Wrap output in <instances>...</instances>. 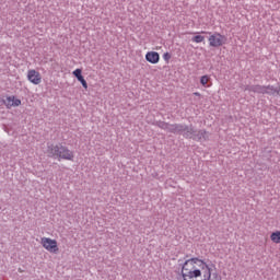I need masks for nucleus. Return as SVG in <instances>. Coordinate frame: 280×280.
Masks as SVG:
<instances>
[{"label":"nucleus","mask_w":280,"mask_h":280,"mask_svg":"<svg viewBox=\"0 0 280 280\" xmlns=\"http://www.w3.org/2000/svg\"><path fill=\"white\" fill-rule=\"evenodd\" d=\"M276 95H279L280 96V85L278 89H276Z\"/></svg>","instance_id":"nucleus-18"},{"label":"nucleus","mask_w":280,"mask_h":280,"mask_svg":"<svg viewBox=\"0 0 280 280\" xmlns=\"http://www.w3.org/2000/svg\"><path fill=\"white\" fill-rule=\"evenodd\" d=\"M27 80H28V82H32V84H40V82H43L40 72H38L36 70H28Z\"/></svg>","instance_id":"nucleus-8"},{"label":"nucleus","mask_w":280,"mask_h":280,"mask_svg":"<svg viewBox=\"0 0 280 280\" xmlns=\"http://www.w3.org/2000/svg\"><path fill=\"white\" fill-rule=\"evenodd\" d=\"M190 128L191 126L174 124V125H171L170 132H172L173 135H183V137L187 139V137H191V131H189Z\"/></svg>","instance_id":"nucleus-5"},{"label":"nucleus","mask_w":280,"mask_h":280,"mask_svg":"<svg viewBox=\"0 0 280 280\" xmlns=\"http://www.w3.org/2000/svg\"><path fill=\"white\" fill-rule=\"evenodd\" d=\"M194 95H196L197 97H200V92H195Z\"/></svg>","instance_id":"nucleus-19"},{"label":"nucleus","mask_w":280,"mask_h":280,"mask_svg":"<svg viewBox=\"0 0 280 280\" xmlns=\"http://www.w3.org/2000/svg\"><path fill=\"white\" fill-rule=\"evenodd\" d=\"M145 60H148V62H151V65H156L159 60H161V57L156 51H149L145 55Z\"/></svg>","instance_id":"nucleus-9"},{"label":"nucleus","mask_w":280,"mask_h":280,"mask_svg":"<svg viewBox=\"0 0 280 280\" xmlns=\"http://www.w3.org/2000/svg\"><path fill=\"white\" fill-rule=\"evenodd\" d=\"M40 244L48 253H58V241L49 237H42Z\"/></svg>","instance_id":"nucleus-7"},{"label":"nucleus","mask_w":280,"mask_h":280,"mask_svg":"<svg viewBox=\"0 0 280 280\" xmlns=\"http://www.w3.org/2000/svg\"><path fill=\"white\" fill-rule=\"evenodd\" d=\"M78 81L81 82L83 89H89V84L86 83V80H84V77H80Z\"/></svg>","instance_id":"nucleus-16"},{"label":"nucleus","mask_w":280,"mask_h":280,"mask_svg":"<svg viewBox=\"0 0 280 280\" xmlns=\"http://www.w3.org/2000/svg\"><path fill=\"white\" fill-rule=\"evenodd\" d=\"M158 126L162 129V130H166V132L171 131L172 125L164 122V121H160L158 122Z\"/></svg>","instance_id":"nucleus-12"},{"label":"nucleus","mask_w":280,"mask_h":280,"mask_svg":"<svg viewBox=\"0 0 280 280\" xmlns=\"http://www.w3.org/2000/svg\"><path fill=\"white\" fill-rule=\"evenodd\" d=\"M270 240L273 244H280V231L271 233Z\"/></svg>","instance_id":"nucleus-11"},{"label":"nucleus","mask_w":280,"mask_h":280,"mask_svg":"<svg viewBox=\"0 0 280 280\" xmlns=\"http://www.w3.org/2000/svg\"><path fill=\"white\" fill-rule=\"evenodd\" d=\"M192 43H203L205 42V36L202 35H196L191 38Z\"/></svg>","instance_id":"nucleus-13"},{"label":"nucleus","mask_w":280,"mask_h":280,"mask_svg":"<svg viewBox=\"0 0 280 280\" xmlns=\"http://www.w3.org/2000/svg\"><path fill=\"white\" fill-rule=\"evenodd\" d=\"M72 73L77 78V80L82 78V70L81 69H75Z\"/></svg>","instance_id":"nucleus-15"},{"label":"nucleus","mask_w":280,"mask_h":280,"mask_svg":"<svg viewBox=\"0 0 280 280\" xmlns=\"http://www.w3.org/2000/svg\"><path fill=\"white\" fill-rule=\"evenodd\" d=\"M164 60H170V58H172V56L170 55V52H166L163 55Z\"/></svg>","instance_id":"nucleus-17"},{"label":"nucleus","mask_w":280,"mask_h":280,"mask_svg":"<svg viewBox=\"0 0 280 280\" xmlns=\"http://www.w3.org/2000/svg\"><path fill=\"white\" fill-rule=\"evenodd\" d=\"M200 84H202V86L207 88L209 85V75H202L201 79H200Z\"/></svg>","instance_id":"nucleus-14"},{"label":"nucleus","mask_w":280,"mask_h":280,"mask_svg":"<svg viewBox=\"0 0 280 280\" xmlns=\"http://www.w3.org/2000/svg\"><path fill=\"white\" fill-rule=\"evenodd\" d=\"M201 34H210L208 42L210 47H214L218 49V47H222V45H226V36L215 32L211 34V32L202 31Z\"/></svg>","instance_id":"nucleus-3"},{"label":"nucleus","mask_w":280,"mask_h":280,"mask_svg":"<svg viewBox=\"0 0 280 280\" xmlns=\"http://www.w3.org/2000/svg\"><path fill=\"white\" fill-rule=\"evenodd\" d=\"M190 136L187 139H192L194 141H208L209 132L207 130H195L192 126H190L189 131Z\"/></svg>","instance_id":"nucleus-6"},{"label":"nucleus","mask_w":280,"mask_h":280,"mask_svg":"<svg viewBox=\"0 0 280 280\" xmlns=\"http://www.w3.org/2000/svg\"><path fill=\"white\" fill-rule=\"evenodd\" d=\"M247 91H250L252 93H262V95H277V89H275L272 85H250L247 88Z\"/></svg>","instance_id":"nucleus-4"},{"label":"nucleus","mask_w":280,"mask_h":280,"mask_svg":"<svg viewBox=\"0 0 280 280\" xmlns=\"http://www.w3.org/2000/svg\"><path fill=\"white\" fill-rule=\"evenodd\" d=\"M46 152L50 159H58V161H73L75 156L73 151L62 144H48Z\"/></svg>","instance_id":"nucleus-2"},{"label":"nucleus","mask_w":280,"mask_h":280,"mask_svg":"<svg viewBox=\"0 0 280 280\" xmlns=\"http://www.w3.org/2000/svg\"><path fill=\"white\" fill-rule=\"evenodd\" d=\"M213 265H208L200 258H190L182 266V277L184 280H222L218 273H212Z\"/></svg>","instance_id":"nucleus-1"},{"label":"nucleus","mask_w":280,"mask_h":280,"mask_svg":"<svg viewBox=\"0 0 280 280\" xmlns=\"http://www.w3.org/2000/svg\"><path fill=\"white\" fill-rule=\"evenodd\" d=\"M4 105L7 106V108H12V107L21 106V100L15 98L14 96H9L4 101Z\"/></svg>","instance_id":"nucleus-10"}]
</instances>
